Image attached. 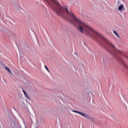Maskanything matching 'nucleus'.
Wrapping results in <instances>:
<instances>
[{"label": "nucleus", "instance_id": "f257e3e1", "mask_svg": "<svg viewBox=\"0 0 128 128\" xmlns=\"http://www.w3.org/2000/svg\"><path fill=\"white\" fill-rule=\"evenodd\" d=\"M51 2L52 3H49V4L51 8H52L54 12H56L57 16H60L62 18H64V14H66V12L67 14H70V18H72V20H74L78 24V30L80 32H84V27L82 26L81 24H84V26H86L88 30H90L95 34L94 35H92L90 32H88V34L89 36H90L92 38H94L96 42H98V44L101 46L104 50H106L107 52L110 54V56H112L113 58H116L118 62L122 64H124V60H122L118 55V54H122V51L118 50L112 43L108 41V39L104 38L102 36L96 32V30H94L90 27L86 25L84 22L78 20L76 17L74 16V14L72 12L68 11L67 5L62 6L60 4V2H58L56 0H51Z\"/></svg>", "mask_w": 128, "mask_h": 128}, {"label": "nucleus", "instance_id": "f03ea898", "mask_svg": "<svg viewBox=\"0 0 128 128\" xmlns=\"http://www.w3.org/2000/svg\"><path fill=\"white\" fill-rule=\"evenodd\" d=\"M73 112H76V114H80V116H84V118H89L90 120H92V118L90 117V116H88V114H84V113L82 112H80V111H78L76 110H73Z\"/></svg>", "mask_w": 128, "mask_h": 128}, {"label": "nucleus", "instance_id": "7ed1b4c3", "mask_svg": "<svg viewBox=\"0 0 128 128\" xmlns=\"http://www.w3.org/2000/svg\"><path fill=\"white\" fill-rule=\"evenodd\" d=\"M124 10V4H120L118 8V10H120V12H122Z\"/></svg>", "mask_w": 128, "mask_h": 128}, {"label": "nucleus", "instance_id": "20e7f679", "mask_svg": "<svg viewBox=\"0 0 128 128\" xmlns=\"http://www.w3.org/2000/svg\"><path fill=\"white\" fill-rule=\"evenodd\" d=\"M113 32L114 34H116V36H118V38H120V35H118V32L114 30Z\"/></svg>", "mask_w": 128, "mask_h": 128}, {"label": "nucleus", "instance_id": "39448f33", "mask_svg": "<svg viewBox=\"0 0 128 128\" xmlns=\"http://www.w3.org/2000/svg\"><path fill=\"white\" fill-rule=\"evenodd\" d=\"M26 98H28V100H30V96H28V93L25 92L24 94Z\"/></svg>", "mask_w": 128, "mask_h": 128}, {"label": "nucleus", "instance_id": "423d86ee", "mask_svg": "<svg viewBox=\"0 0 128 128\" xmlns=\"http://www.w3.org/2000/svg\"><path fill=\"white\" fill-rule=\"evenodd\" d=\"M5 68L6 70H7L8 72H10V74H12V71L10 70V68H8V67L6 66Z\"/></svg>", "mask_w": 128, "mask_h": 128}, {"label": "nucleus", "instance_id": "0eeeda50", "mask_svg": "<svg viewBox=\"0 0 128 128\" xmlns=\"http://www.w3.org/2000/svg\"><path fill=\"white\" fill-rule=\"evenodd\" d=\"M44 68H46V70L48 71V72H50V70L48 69V66H44Z\"/></svg>", "mask_w": 128, "mask_h": 128}, {"label": "nucleus", "instance_id": "6e6552de", "mask_svg": "<svg viewBox=\"0 0 128 128\" xmlns=\"http://www.w3.org/2000/svg\"><path fill=\"white\" fill-rule=\"evenodd\" d=\"M68 22H70V24H74V22L70 19L68 20Z\"/></svg>", "mask_w": 128, "mask_h": 128}, {"label": "nucleus", "instance_id": "1a4fd4ad", "mask_svg": "<svg viewBox=\"0 0 128 128\" xmlns=\"http://www.w3.org/2000/svg\"><path fill=\"white\" fill-rule=\"evenodd\" d=\"M22 92H24V94H26V90H24V88H22Z\"/></svg>", "mask_w": 128, "mask_h": 128}, {"label": "nucleus", "instance_id": "9d476101", "mask_svg": "<svg viewBox=\"0 0 128 128\" xmlns=\"http://www.w3.org/2000/svg\"><path fill=\"white\" fill-rule=\"evenodd\" d=\"M44 2H49L48 1V0H44ZM50 0V2H52V0Z\"/></svg>", "mask_w": 128, "mask_h": 128}, {"label": "nucleus", "instance_id": "9b49d317", "mask_svg": "<svg viewBox=\"0 0 128 128\" xmlns=\"http://www.w3.org/2000/svg\"><path fill=\"white\" fill-rule=\"evenodd\" d=\"M25 128H28V126H26V124H25Z\"/></svg>", "mask_w": 128, "mask_h": 128}, {"label": "nucleus", "instance_id": "f8f14e48", "mask_svg": "<svg viewBox=\"0 0 128 128\" xmlns=\"http://www.w3.org/2000/svg\"><path fill=\"white\" fill-rule=\"evenodd\" d=\"M14 110H16V108H14Z\"/></svg>", "mask_w": 128, "mask_h": 128}, {"label": "nucleus", "instance_id": "ddd939ff", "mask_svg": "<svg viewBox=\"0 0 128 128\" xmlns=\"http://www.w3.org/2000/svg\"><path fill=\"white\" fill-rule=\"evenodd\" d=\"M13 22H16L14 21V20H13Z\"/></svg>", "mask_w": 128, "mask_h": 128}, {"label": "nucleus", "instance_id": "4468645a", "mask_svg": "<svg viewBox=\"0 0 128 128\" xmlns=\"http://www.w3.org/2000/svg\"><path fill=\"white\" fill-rule=\"evenodd\" d=\"M4 30H2V32H4Z\"/></svg>", "mask_w": 128, "mask_h": 128}, {"label": "nucleus", "instance_id": "2eb2a0df", "mask_svg": "<svg viewBox=\"0 0 128 128\" xmlns=\"http://www.w3.org/2000/svg\"><path fill=\"white\" fill-rule=\"evenodd\" d=\"M36 128H38V127H36Z\"/></svg>", "mask_w": 128, "mask_h": 128}]
</instances>
